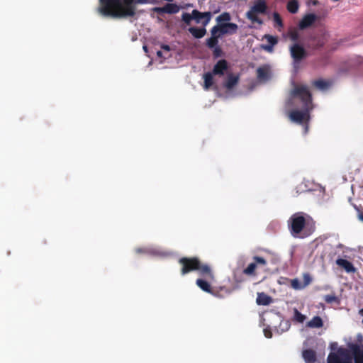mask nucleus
<instances>
[{
	"mask_svg": "<svg viewBox=\"0 0 363 363\" xmlns=\"http://www.w3.org/2000/svg\"><path fill=\"white\" fill-rule=\"evenodd\" d=\"M212 13L211 12L201 13L197 10H193L190 14L189 13H183V23H190L191 21L195 20L196 23H209L211 19Z\"/></svg>",
	"mask_w": 363,
	"mask_h": 363,
	"instance_id": "8",
	"label": "nucleus"
},
{
	"mask_svg": "<svg viewBox=\"0 0 363 363\" xmlns=\"http://www.w3.org/2000/svg\"><path fill=\"white\" fill-rule=\"evenodd\" d=\"M317 21H319L318 15L315 13H308L298 23H315Z\"/></svg>",
	"mask_w": 363,
	"mask_h": 363,
	"instance_id": "26",
	"label": "nucleus"
},
{
	"mask_svg": "<svg viewBox=\"0 0 363 363\" xmlns=\"http://www.w3.org/2000/svg\"><path fill=\"white\" fill-rule=\"evenodd\" d=\"M228 69V65L225 60H220L214 65L212 73L214 75L223 76Z\"/></svg>",
	"mask_w": 363,
	"mask_h": 363,
	"instance_id": "13",
	"label": "nucleus"
},
{
	"mask_svg": "<svg viewBox=\"0 0 363 363\" xmlns=\"http://www.w3.org/2000/svg\"><path fill=\"white\" fill-rule=\"evenodd\" d=\"M147 2V0H134V3L135 4H145Z\"/></svg>",
	"mask_w": 363,
	"mask_h": 363,
	"instance_id": "40",
	"label": "nucleus"
},
{
	"mask_svg": "<svg viewBox=\"0 0 363 363\" xmlns=\"http://www.w3.org/2000/svg\"><path fill=\"white\" fill-rule=\"evenodd\" d=\"M125 16H133L135 14L134 0H122Z\"/></svg>",
	"mask_w": 363,
	"mask_h": 363,
	"instance_id": "15",
	"label": "nucleus"
},
{
	"mask_svg": "<svg viewBox=\"0 0 363 363\" xmlns=\"http://www.w3.org/2000/svg\"><path fill=\"white\" fill-rule=\"evenodd\" d=\"M307 131H308V125L306 124V128H305V132L306 133Z\"/></svg>",
	"mask_w": 363,
	"mask_h": 363,
	"instance_id": "45",
	"label": "nucleus"
},
{
	"mask_svg": "<svg viewBox=\"0 0 363 363\" xmlns=\"http://www.w3.org/2000/svg\"><path fill=\"white\" fill-rule=\"evenodd\" d=\"M196 285L203 291L213 294L211 284L203 279H198L196 281Z\"/></svg>",
	"mask_w": 363,
	"mask_h": 363,
	"instance_id": "21",
	"label": "nucleus"
},
{
	"mask_svg": "<svg viewBox=\"0 0 363 363\" xmlns=\"http://www.w3.org/2000/svg\"><path fill=\"white\" fill-rule=\"evenodd\" d=\"M213 73L207 72L203 75L204 89H208L213 84Z\"/></svg>",
	"mask_w": 363,
	"mask_h": 363,
	"instance_id": "25",
	"label": "nucleus"
},
{
	"mask_svg": "<svg viewBox=\"0 0 363 363\" xmlns=\"http://www.w3.org/2000/svg\"><path fill=\"white\" fill-rule=\"evenodd\" d=\"M257 76L259 80H267L269 78V70L266 67H261L257 69Z\"/></svg>",
	"mask_w": 363,
	"mask_h": 363,
	"instance_id": "23",
	"label": "nucleus"
},
{
	"mask_svg": "<svg viewBox=\"0 0 363 363\" xmlns=\"http://www.w3.org/2000/svg\"><path fill=\"white\" fill-rule=\"evenodd\" d=\"M327 363H352V360L346 350L339 348L336 352L329 353Z\"/></svg>",
	"mask_w": 363,
	"mask_h": 363,
	"instance_id": "9",
	"label": "nucleus"
},
{
	"mask_svg": "<svg viewBox=\"0 0 363 363\" xmlns=\"http://www.w3.org/2000/svg\"><path fill=\"white\" fill-rule=\"evenodd\" d=\"M279 26V27L281 28L283 27L284 24H281V23H279V24H277Z\"/></svg>",
	"mask_w": 363,
	"mask_h": 363,
	"instance_id": "46",
	"label": "nucleus"
},
{
	"mask_svg": "<svg viewBox=\"0 0 363 363\" xmlns=\"http://www.w3.org/2000/svg\"><path fill=\"white\" fill-rule=\"evenodd\" d=\"M222 52V50L220 48L218 47H215V50L213 51V55L216 57H220V54Z\"/></svg>",
	"mask_w": 363,
	"mask_h": 363,
	"instance_id": "37",
	"label": "nucleus"
},
{
	"mask_svg": "<svg viewBox=\"0 0 363 363\" xmlns=\"http://www.w3.org/2000/svg\"><path fill=\"white\" fill-rule=\"evenodd\" d=\"M257 267L256 264L252 262L243 270V273L247 276H255Z\"/></svg>",
	"mask_w": 363,
	"mask_h": 363,
	"instance_id": "27",
	"label": "nucleus"
},
{
	"mask_svg": "<svg viewBox=\"0 0 363 363\" xmlns=\"http://www.w3.org/2000/svg\"><path fill=\"white\" fill-rule=\"evenodd\" d=\"M312 281V279L310 276L309 274L306 273V274H304L303 276V282H302V286L303 287V289L305 287H306L307 286H308Z\"/></svg>",
	"mask_w": 363,
	"mask_h": 363,
	"instance_id": "33",
	"label": "nucleus"
},
{
	"mask_svg": "<svg viewBox=\"0 0 363 363\" xmlns=\"http://www.w3.org/2000/svg\"><path fill=\"white\" fill-rule=\"evenodd\" d=\"M181 266V274L184 276L191 272L197 271L199 274L209 279H213L214 276L211 267L206 264L201 263L200 259L197 257H183L179 261Z\"/></svg>",
	"mask_w": 363,
	"mask_h": 363,
	"instance_id": "4",
	"label": "nucleus"
},
{
	"mask_svg": "<svg viewBox=\"0 0 363 363\" xmlns=\"http://www.w3.org/2000/svg\"><path fill=\"white\" fill-rule=\"evenodd\" d=\"M290 52L295 62H300L307 56L306 50L298 43H295L291 47Z\"/></svg>",
	"mask_w": 363,
	"mask_h": 363,
	"instance_id": "10",
	"label": "nucleus"
},
{
	"mask_svg": "<svg viewBox=\"0 0 363 363\" xmlns=\"http://www.w3.org/2000/svg\"><path fill=\"white\" fill-rule=\"evenodd\" d=\"M291 324L289 320H283L280 323L279 327L281 332L287 331L290 328Z\"/></svg>",
	"mask_w": 363,
	"mask_h": 363,
	"instance_id": "35",
	"label": "nucleus"
},
{
	"mask_svg": "<svg viewBox=\"0 0 363 363\" xmlns=\"http://www.w3.org/2000/svg\"><path fill=\"white\" fill-rule=\"evenodd\" d=\"M273 20L274 23H282L281 17L277 12L273 13Z\"/></svg>",
	"mask_w": 363,
	"mask_h": 363,
	"instance_id": "36",
	"label": "nucleus"
},
{
	"mask_svg": "<svg viewBox=\"0 0 363 363\" xmlns=\"http://www.w3.org/2000/svg\"><path fill=\"white\" fill-rule=\"evenodd\" d=\"M100 12L106 16L125 17L122 0H99Z\"/></svg>",
	"mask_w": 363,
	"mask_h": 363,
	"instance_id": "5",
	"label": "nucleus"
},
{
	"mask_svg": "<svg viewBox=\"0 0 363 363\" xmlns=\"http://www.w3.org/2000/svg\"><path fill=\"white\" fill-rule=\"evenodd\" d=\"M230 20V16L228 13L224 12L216 17V23H229Z\"/></svg>",
	"mask_w": 363,
	"mask_h": 363,
	"instance_id": "30",
	"label": "nucleus"
},
{
	"mask_svg": "<svg viewBox=\"0 0 363 363\" xmlns=\"http://www.w3.org/2000/svg\"><path fill=\"white\" fill-rule=\"evenodd\" d=\"M136 252L138 253H142V252H144L145 251L143 250L140 249V248H138V249L136 250Z\"/></svg>",
	"mask_w": 363,
	"mask_h": 363,
	"instance_id": "42",
	"label": "nucleus"
},
{
	"mask_svg": "<svg viewBox=\"0 0 363 363\" xmlns=\"http://www.w3.org/2000/svg\"><path fill=\"white\" fill-rule=\"evenodd\" d=\"M161 48L162 50H164V51H167V52H169L171 50L169 45H162Z\"/></svg>",
	"mask_w": 363,
	"mask_h": 363,
	"instance_id": "39",
	"label": "nucleus"
},
{
	"mask_svg": "<svg viewBox=\"0 0 363 363\" xmlns=\"http://www.w3.org/2000/svg\"><path fill=\"white\" fill-rule=\"evenodd\" d=\"M298 2L296 0H291L287 3L286 9L289 12L296 13L298 10Z\"/></svg>",
	"mask_w": 363,
	"mask_h": 363,
	"instance_id": "24",
	"label": "nucleus"
},
{
	"mask_svg": "<svg viewBox=\"0 0 363 363\" xmlns=\"http://www.w3.org/2000/svg\"><path fill=\"white\" fill-rule=\"evenodd\" d=\"M264 38L267 40V42L269 43L268 45H262V48L267 51V52H272L273 50V47L277 43V38L270 35H265Z\"/></svg>",
	"mask_w": 363,
	"mask_h": 363,
	"instance_id": "18",
	"label": "nucleus"
},
{
	"mask_svg": "<svg viewBox=\"0 0 363 363\" xmlns=\"http://www.w3.org/2000/svg\"><path fill=\"white\" fill-rule=\"evenodd\" d=\"M312 4H313V5L315 6V5H317L318 4V0H314V1H312Z\"/></svg>",
	"mask_w": 363,
	"mask_h": 363,
	"instance_id": "44",
	"label": "nucleus"
},
{
	"mask_svg": "<svg viewBox=\"0 0 363 363\" xmlns=\"http://www.w3.org/2000/svg\"><path fill=\"white\" fill-rule=\"evenodd\" d=\"M313 85L319 89L324 90L329 87L330 83L323 79H318L313 82Z\"/></svg>",
	"mask_w": 363,
	"mask_h": 363,
	"instance_id": "28",
	"label": "nucleus"
},
{
	"mask_svg": "<svg viewBox=\"0 0 363 363\" xmlns=\"http://www.w3.org/2000/svg\"><path fill=\"white\" fill-rule=\"evenodd\" d=\"M354 357V363H363V347L357 344L350 347Z\"/></svg>",
	"mask_w": 363,
	"mask_h": 363,
	"instance_id": "12",
	"label": "nucleus"
},
{
	"mask_svg": "<svg viewBox=\"0 0 363 363\" xmlns=\"http://www.w3.org/2000/svg\"><path fill=\"white\" fill-rule=\"evenodd\" d=\"M323 326L322 318L318 316H314L310 321L306 323V327L310 328H320Z\"/></svg>",
	"mask_w": 363,
	"mask_h": 363,
	"instance_id": "19",
	"label": "nucleus"
},
{
	"mask_svg": "<svg viewBox=\"0 0 363 363\" xmlns=\"http://www.w3.org/2000/svg\"><path fill=\"white\" fill-rule=\"evenodd\" d=\"M256 302L259 306H268L272 302V298L264 292L257 293Z\"/></svg>",
	"mask_w": 363,
	"mask_h": 363,
	"instance_id": "17",
	"label": "nucleus"
},
{
	"mask_svg": "<svg viewBox=\"0 0 363 363\" xmlns=\"http://www.w3.org/2000/svg\"><path fill=\"white\" fill-rule=\"evenodd\" d=\"M250 28H256L255 26H252H252H250Z\"/></svg>",
	"mask_w": 363,
	"mask_h": 363,
	"instance_id": "47",
	"label": "nucleus"
},
{
	"mask_svg": "<svg viewBox=\"0 0 363 363\" xmlns=\"http://www.w3.org/2000/svg\"><path fill=\"white\" fill-rule=\"evenodd\" d=\"M264 333L266 337L271 338L272 336V333L270 330H268L267 329L264 330Z\"/></svg>",
	"mask_w": 363,
	"mask_h": 363,
	"instance_id": "38",
	"label": "nucleus"
},
{
	"mask_svg": "<svg viewBox=\"0 0 363 363\" xmlns=\"http://www.w3.org/2000/svg\"><path fill=\"white\" fill-rule=\"evenodd\" d=\"M289 228L293 237L305 238L314 233L315 223L310 216L298 212L290 217Z\"/></svg>",
	"mask_w": 363,
	"mask_h": 363,
	"instance_id": "3",
	"label": "nucleus"
},
{
	"mask_svg": "<svg viewBox=\"0 0 363 363\" xmlns=\"http://www.w3.org/2000/svg\"><path fill=\"white\" fill-rule=\"evenodd\" d=\"M318 24H298L296 28H290L288 35L293 41H297L301 38L307 40L305 33L308 36L310 45L313 48L323 47L326 41V35L323 29Z\"/></svg>",
	"mask_w": 363,
	"mask_h": 363,
	"instance_id": "1",
	"label": "nucleus"
},
{
	"mask_svg": "<svg viewBox=\"0 0 363 363\" xmlns=\"http://www.w3.org/2000/svg\"><path fill=\"white\" fill-rule=\"evenodd\" d=\"M152 11L159 15L163 13L174 14L179 12V6L176 4H167L162 7H155Z\"/></svg>",
	"mask_w": 363,
	"mask_h": 363,
	"instance_id": "11",
	"label": "nucleus"
},
{
	"mask_svg": "<svg viewBox=\"0 0 363 363\" xmlns=\"http://www.w3.org/2000/svg\"><path fill=\"white\" fill-rule=\"evenodd\" d=\"M267 6L265 0H255L250 11L247 13V16L252 23H263L259 18V14H264L267 13Z\"/></svg>",
	"mask_w": 363,
	"mask_h": 363,
	"instance_id": "7",
	"label": "nucleus"
},
{
	"mask_svg": "<svg viewBox=\"0 0 363 363\" xmlns=\"http://www.w3.org/2000/svg\"><path fill=\"white\" fill-rule=\"evenodd\" d=\"M238 76L230 74L228 76L224 83V86L228 89H232L238 83Z\"/></svg>",
	"mask_w": 363,
	"mask_h": 363,
	"instance_id": "20",
	"label": "nucleus"
},
{
	"mask_svg": "<svg viewBox=\"0 0 363 363\" xmlns=\"http://www.w3.org/2000/svg\"><path fill=\"white\" fill-rule=\"evenodd\" d=\"M291 96L301 101L302 111H291L289 113L290 120L299 124L308 123L310 120L309 111L312 109V96L308 87L303 85L296 86Z\"/></svg>",
	"mask_w": 363,
	"mask_h": 363,
	"instance_id": "2",
	"label": "nucleus"
},
{
	"mask_svg": "<svg viewBox=\"0 0 363 363\" xmlns=\"http://www.w3.org/2000/svg\"><path fill=\"white\" fill-rule=\"evenodd\" d=\"M143 50H144V51H145V52H147V45H143Z\"/></svg>",
	"mask_w": 363,
	"mask_h": 363,
	"instance_id": "43",
	"label": "nucleus"
},
{
	"mask_svg": "<svg viewBox=\"0 0 363 363\" xmlns=\"http://www.w3.org/2000/svg\"><path fill=\"white\" fill-rule=\"evenodd\" d=\"M291 286L296 290L303 289L302 283L298 279H294L291 281Z\"/></svg>",
	"mask_w": 363,
	"mask_h": 363,
	"instance_id": "32",
	"label": "nucleus"
},
{
	"mask_svg": "<svg viewBox=\"0 0 363 363\" xmlns=\"http://www.w3.org/2000/svg\"><path fill=\"white\" fill-rule=\"evenodd\" d=\"M157 55L160 57H162V51L159 50L157 52Z\"/></svg>",
	"mask_w": 363,
	"mask_h": 363,
	"instance_id": "41",
	"label": "nucleus"
},
{
	"mask_svg": "<svg viewBox=\"0 0 363 363\" xmlns=\"http://www.w3.org/2000/svg\"><path fill=\"white\" fill-rule=\"evenodd\" d=\"M306 317L300 313L297 308L294 309V318L293 320L297 323H302L305 321Z\"/></svg>",
	"mask_w": 363,
	"mask_h": 363,
	"instance_id": "29",
	"label": "nucleus"
},
{
	"mask_svg": "<svg viewBox=\"0 0 363 363\" xmlns=\"http://www.w3.org/2000/svg\"><path fill=\"white\" fill-rule=\"evenodd\" d=\"M335 262L337 265L344 269L347 273H354L357 271L353 264L347 259L338 258L336 259Z\"/></svg>",
	"mask_w": 363,
	"mask_h": 363,
	"instance_id": "14",
	"label": "nucleus"
},
{
	"mask_svg": "<svg viewBox=\"0 0 363 363\" xmlns=\"http://www.w3.org/2000/svg\"><path fill=\"white\" fill-rule=\"evenodd\" d=\"M324 300L328 303H332L337 301V298L334 294H328L324 296Z\"/></svg>",
	"mask_w": 363,
	"mask_h": 363,
	"instance_id": "34",
	"label": "nucleus"
},
{
	"mask_svg": "<svg viewBox=\"0 0 363 363\" xmlns=\"http://www.w3.org/2000/svg\"><path fill=\"white\" fill-rule=\"evenodd\" d=\"M252 259L253 262L256 264L257 267H265L267 264V260L262 257L254 256Z\"/></svg>",
	"mask_w": 363,
	"mask_h": 363,
	"instance_id": "31",
	"label": "nucleus"
},
{
	"mask_svg": "<svg viewBox=\"0 0 363 363\" xmlns=\"http://www.w3.org/2000/svg\"><path fill=\"white\" fill-rule=\"evenodd\" d=\"M302 357L306 363H315L316 352L311 349H306L302 352Z\"/></svg>",
	"mask_w": 363,
	"mask_h": 363,
	"instance_id": "16",
	"label": "nucleus"
},
{
	"mask_svg": "<svg viewBox=\"0 0 363 363\" xmlns=\"http://www.w3.org/2000/svg\"><path fill=\"white\" fill-rule=\"evenodd\" d=\"M238 30L237 24H217L211 30L212 36L207 40V45L210 48H215L218 44V38L225 33L233 34Z\"/></svg>",
	"mask_w": 363,
	"mask_h": 363,
	"instance_id": "6",
	"label": "nucleus"
},
{
	"mask_svg": "<svg viewBox=\"0 0 363 363\" xmlns=\"http://www.w3.org/2000/svg\"><path fill=\"white\" fill-rule=\"evenodd\" d=\"M189 33L196 38L203 37L206 33L205 28L191 27L189 28Z\"/></svg>",
	"mask_w": 363,
	"mask_h": 363,
	"instance_id": "22",
	"label": "nucleus"
}]
</instances>
